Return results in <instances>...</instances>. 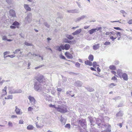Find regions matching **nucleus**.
I'll list each match as a JSON object with an SVG mask.
<instances>
[{"label": "nucleus", "mask_w": 132, "mask_h": 132, "mask_svg": "<svg viewBox=\"0 0 132 132\" xmlns=\"http://www.w3.org/2000/svg\"><path fill=\"white\" fill-rule=\"evenodd\" d=\"M67 107L65 105L59 106L56 109L57 111L62 113H65L67 111Z\"/></svg>", "instance_id": "obj_1"}, {"label": "nucleus", "mask_w": 132, "mask_h": 132, "mask_svg": "<svg viewBox=\"0 0 132 132\" xmlns=\"http://www.w3.org/2000/svg\"><path fill=\"white\" fill-rule=\"evenodd\" d=\"M34 88L35 90L38 92L40 91L42 89L41 85L38 81H36L35 82Z\"/></svg>", "instance_id": "obj_2"}, {"label": "nucleus", "mask_w": 132, "mask_h": 132, "mask_svg": "<svg viewBox=\"0 0 132 132\" xmlns=\"http://www.w3.org/2000/svg\"><path fill=\"white\" fill-rule=\"evenodd\" d=\"M102 124L100 123L98 124V126L100 127H102V128H104L105 127L106 129V130H105L106 132H110L111 130H110L111 126L110 125L107 123L106 124L104 125H102L103 126H102Z\"/></svg>", "instance_id": "obj_3"}, {"label": "nucleus", "mask_w": 132, "mask_h": 132, "mask_svg": "<svg viewBox=\"0 0 132 132\" xmlns=\"http://www.w3.org/2000/svg\"><path fill=\"white\" fill-rule=\"evenodd\" d=\"M32 20V15L31 13H28L27 16L25 18L24 22L26 23H30Z\"/></svg>", "instance_id": "obj_4"}, {"label": "nucleus", "mask_w": 132, "mask_h": 132, "mask_svg": "<svg viewBox=\"0 0 132 132\" xmlns=\"http://www.w3.org/2000/svg\"><path fill=\"white\" fill-rule=\"evenodd\" d=\"M28 98L31 104L33 105H34L36 103V101L34 97L29 96L28 97Z\"/></svg>", "instance_id": "obj_5"}, {"label": "nucleus", "mask_w": 132, "mask_h": 132, "mask_svg": "<svg viewBox=\"0 0 132 132\" xmlns=\"http://www.w3.org/2000/svg\"><path fill=\"white\" fill-rule=\"evenodd\" d=\"M85 122V120L84 119H81L79 120V123L81 125L82 127L84 128H85L86 127Z\"/></svg>", "instance_id": "obj_6"}, {"label": "nucleus", "mask_w": 132, "mask_h": 132, "mask_svg": "<svg viewBox=\"0 0 132 132\" xmlns=\"http://www.w3.org/2000/svg\"><path fill=\"white\" fill-rule=\"evenodd\" d=\"M61 46L62 48V50H69L70 47V45L67 44H65L64 45L61 44Z\"/></svg>", "instance_id": "obj_7"}, {"label": "nucleus", "mask_w": 132, "mask_h": 132, "mask_svg": "<svg viewBox=\"0 0 132 132\" xmlns=\"http://www.w3.org/2000/svg\"><path fill=\"white\" fill-rule=\"evenodd\" d=\"M36 127L37 128H42L44 126V123L43 121H40L39 123H38L37 122L35 123Z\"/></svg>", "instance_id": "obj_8"}, {"label": "nucleus", "mask_w": 132, "mask_h": 132, "mask_svg": "<svg viewBox=\"0 0 132 132\" xmlns=\"http://www.w3.org/2000/svg\"><path fill=\"white\" fill-rule=\"evenodd\" d=\"M36 79L37 80V81H38L40 82V83L41 82H43V79L44 78V77L43 76L40 75V76L38 77H35Z\"/></svg>", "instance_id": "obj_9"}, {"label": "nucleus", "mask_w": 132, "mask_h": 132, "mask_svg": "<svg viewBox=\"0 0 132 132\" xmlns=\"http://www.w3.org/2000/svg\"><path fill=\"white\" fill-rule=\"evenodd\" d=\"M21 110V109L18 108L17 106H15V111L17 114L21 115L22 114V112Z\"/></svg>", "instance_id": "obj_10"}, {"label": "nucleus", "mask_w": 132, "mask_h": 132, "mask_svg": "<svg viewBox=\"0 0 132 132\" xmlns=\"http://www.w3.org/2000/svg\"><path fill=\"white\" fill-rule=\"evenodd\" d=\"M83 84L82 82L80 81H76L75 83V85L78 87H81Z\"/></svg>", "instance_id": "obj_11"}, {"label": "nucleus", "mask_w": 132, "mask_h": 132, "mask_svg": "<svg viewBox=\"0 0 132 132\" xmlns=\"http://www.w3.org/2000/svg\"><path fill=\"white\" fill-rule=\"evenodd\" d=\"M86 15H83L77 18L76 19V21H79L81 20L84 19V18H86Z\"/></svg>", "instance_id": "obj_12"}, {"label": "nucleus", "mask_w": 132, "mask_h": 132, "mask_svg": "<svg viewBox=\"0 0 132 132\" xmlns=\"http://www.w3.org/2000/svg\"><path fill=\"white\" fill-rule=\"evenodd\" d=\"M24 7L25 9L27 11H30L31 10V8L28 5L24 4Z\"/></svg>", "instance_id": "obj_13"}, {"label": "nucleus", "mask_w": 132, "mask_h": 132, "mask_svg": "<svg viewBox=\"0 0 132 132\" xmlns=\"http://www.w3.org/2000/svg\"><path fill=\"white\" fill-rule=\"evenodd\" d=\"M10 14L13 17L15 16V13L14 11L13 10H11L10 11Z\"/></svg>", "instance_id": "obj_14"}, {"label": "nucleus", "mask_w": 132, "mask_h": 132, "mask_svg": "<svg viewBox=\"0 0 132 132\" xmlns=\"http://www.w3.org/2000/svg\"><path fill=\"white\" fill-rule=\"evenodd\" d=\"M122 77L123 79L126 81L128 80V77L126 73H124L122 75Z\"/></svg>", "instance_id": "obj_15"}, {"label": "nucleus", "mask_w": 132, "mask_h": 132, "mask_svg": "<svg viewBox=\"0 0 132 132\" xmlns=\"http://www.w3.org/2000/svg\"><path fill=\"white\" fill-rule=\"evenodd\" d=\"M44 95L45 97V98L46 100H48L51 98V96L46 94V93H44Z\"/></svg>", "instance_id": "obj_16"}, {"label": "nucleus", "mask_w": 132, "mask_h": 132, "mask_svg": "<svg viewBox=\"0 0 132 132\" xmlns=\"http://www.w3.org/2000/svg\"><path fill=\"white\" fill-rule=\"evenodd\" d=\"M81 31V29H78L74 32L72 33V34L73 35H77L79 34Z\"/></svg>", "instance_id": "obj_17"}, {"label": "nucleus", "mask_w": 132, "mask_h": 132, "mask_svg": "<svg viewBox=\"0 0 132 132\" xmlns=\"http://www.w3.org/2000/svg\"><path fill=\"white\" fill-rule=\"evenodd\" d=\"M100 44H97L93 45V49L94 50H96L98 49L100 47Z\"/></svg>", "instance_id": "obj_18"}, {"label": "nucleus", "mask_w": 132, "mask_h": 132, "mask_svg": "<svg viewBox=\"0 0 132 132\" xmlns=\"http://www.w3.org/2000/svg\"><path fill=\"white\" fill-rule=\"evenodd\" d=\"M60 121L61 123L63 125H64L66 121L65 119L61 116L60 120Z\"/></svg>", "instance_id": "obj_19"}, {"label": "nucleus", "mask_w": 132, "mask_h": 132, "mask_svg": "<svg viewBox=\"0 0 132 132\" xmlns=\"http://www.w3.org/2000/svg\"><path fill=\"white\" fill-rule=\"evenodd\" d=\"M6 89L7 87L6 86L4 87V88L3 90V92L2 94V96L6 94L7 93L6 91Z\"/></svg>", "instance_id": "obj_20"}, {"label": "nucleus", "mask_w": 132, "mask_h": 132, "mask_svg": "<svg viewBox=\"0 0 132 132\" xmlns=\"http://www.w3.org/2000/svg\"><path fill=\"white\" fill-rule=\"evenodd\" d=\"M66 56L69 59H72V55L69 53H68L67 52H66L65 53Z\"/></svg>", "instance_id": "obj_21"}, {"label": "nucleus", "mask_w": 132, "mask_h": 132, "mask_svg": "<svg viewBox=\"0 0 132 132\" xmlns=\"http://www.w3.org/2000/svg\"><path fill=\"white\" fill-rule=\"evenodd\" d=\"M34 128L32 125H29L27 127V128L28 130H31L33 129Z\"/></svg>", "instance_id": "obj_22"}, {"label": "nucleus", "mask_w": 132, "mask_h": 132, "mask_svg": "<svg viewBox=\"0 0 132 132\" xmlns=\"http://www.w3.org/2000/svg\"><path fill=\"white\" fill-rule=\"evenodd\" d=\"M96 29H93L89 31V33L90 34H92L93 33L96 32Z\"/></svg>", "instance_id": "obj_23"}, {"label": "nucleus", "mask_w": 132, "mask_h": 132, "mask_svg": "<svg viewBox=\"0 0 132 132\" xmlns=\"http://www.w3.org/2000/svg\"><path fill=\"white\" fill-rule=\"evenodd\" d=\"M85 64L88 65L90 66H92V63L88 60H87L86 61H85Z\"/></svg>", "instance_id": "obj_24"}, {"label": "nucleus", "mask_w": 132, "mask_h": 132, "mask_svg": "<svg viewBox=\"0 0 132 132\" xmlns=\"http://www.w3.org/2000/svg\"><path fill=\"white\" fill-rule=\"evenodd\" d=\"M67 12L69 13H78V11L77 10H68L67 11Z\"/></svg>", "instance_id": "obj_25"}, {"label": "nucleus", "mask_w": 132, "mask_h": 132, "mask_svg": "<svg viewBox=\"0 0 132 132\" xmlns=\"http://www.w3.org/2000/svg\"><path fill=\"white\" fill-rule=\"evenodd\" d=\"M123 114L121 111H119L116 114V116L117 117H120L122 116Z\"/></svg>", "instance_id": "obj_26"}, {"label": "nucleus", "mask_w": 132, "mask_h": 132, "mask_svg": "<svg viewBox=\"0 0 132 132\" xmlns=\"http://www.w3.org/2000/svg\"><path fill=\"white\" fill-rule=\"evenodd\" d=\"M14 92L15 93H20L22 92V91L21 89L14 90Z\"/></svg>", "instance_id": "obj_27"}, {"label": "nucleus", "mask_w": 132, "mask_h": 132, "mask_svg": "<svg viewBox=\"0 0 132 132\" xmlns=\"http://www.w3.org/2000/svg\"><path fill=\"white\" fill-rule=\"evenodd\" d=\"M117 73L118 75L120 77L121 75L122 74V71L121 70L119 69L117 71Z\"/></svg>", "instance_id": "obj_28"}, {"label": "nucleus", "mask_w": 132, "mask_h": 132, "mask_svg": "<svg viewBox=\"0 0 132 132\" xmlns=\"http://www.w3.org/2000/svg\"><path fill=\"white\" fill-rule=\"evenodd\" d=\"M56 48V50L59 51H61L62 50L61 49H62V48L61 46V45L60 46H57Z\"/></svg>", "instance_id": "obj_29"}, {"label": "nucleus", "mask_w": 132, "mask_h": 132, "mask_svg": "<svg viewBox=\"0 0 132 132\" xmlns=\"http://www.w3.org/2000/svg\"><path fill=\"white\" fill-rule=\"evenodd\" d=\"M66 36L67 38L70 40L73 39L74 38L71 35L68 34L66 35Z\"/></svg>", "instance_id": "obj_30"}, {"label": "nucleus", "mask_w": 132, "mask_h": 132, "mask_svg": "<svg viewBox=\"0 0 132 132\" xmlns=\"http://www.w3.org/2000/svg\"><path fill=\"white\" fill-rule=\"evenodd\" d=\"M89 121L91 123V125H93V123L94 122V119L92 117H90L89 118Z\"/></svg>", "instance_id": "obj_31"}, {"label": "nucleus", "mask_w": 132, "mask_h": 132, "mask_svg": "<svg viewBox=\"0 0 132 132\" xmlns=\"http://www.w3.org/2000/svg\"><path fill=\"white\" fill-rule=\"evenodd\" d=\"M109 69L111 70H115L116 69V67L113 65H110L109 67Z\"/></svg>", "instance_id": "obj_32"}, {"label": "nucleus", "mask_w": 132, "mask_h": 132, "mask_svg": "<svg viewBox=\"0 0 132 132\" xmlns=\"http://www.w3.org/2000/svg\"><path fill=\"white\" fill-rule=\"evenodd\" d=\"M88 58L89 60L92 61H93L94 59L93 56L92 55H90L88 57Z\"/></svg>", "instance_id": "obj_33"}, {"label": "nucleus", "mask_w": 132, "mask_h": 132, "mask_svg": "<svg viewBox=\"0 0 132 132\" xmlns=\"http://www.w3.org/2000/svg\"><path fill=\"white\" fill-rule=\"evenodd\" d=\"M57 95L59 96L60 94V92L62 91V89L61 88H57Z\"/></svg>", "instance_id": "obj_34"}, {"label": "nucleus", "mask_w": 132, "mask_h": 132, "mask_svg": "<svg viewBox=\"0 0 132 132\" xmlns=\"http://www.w3.org/2000/svg\"><path fill=\"white\" fill-rule=\"evenodd\" d=\"M21 51V49H16L15 51L13 52V53L14 54H16L19 51Z\"/></svg>", "instance_id": "obj_35"}, {"label": "nucleus", "mask_w": 132, "mask_h": 132, "mask_svg": "<svg viewBox=\"0 0 132 132\" xmlns=\"http://www.w3.org/2000/svg\"><path fill=\"white\" fill-rule=\"evenodd\" d=\"M87 89L90 92H93L94 90V89L92 88H87Z\"/></svg>", "instance_id": "obj_36"}, {"label": "nucleus", "mask_w": 132, "mask_h": 132, "mask_svg": "<svg viewBox=\"0 0 132 132\" xmlns=\"http://www.w3.org/2000/svg\"><path fill=\"white\" fill-rule=\"evenodd\" d=\"M19 24V23L16 21L14 22L12 24V25L14 26H18Z\"/></svg>", "instance_id": "obj_37"}, {"label": "nucleus", "mask_w": 132, "mask_h": 132, "mask_svg": "<svg viewBox=\"0 0 132 132\" xmlns=\"http://www.w3.org/2000/svg\"><path fill=\"white\" fill-rule=\"evenodd\" d=\"M24 44L25 45H26L27 46H32V44L28 43L26 42H24Z\"/></svg>", "instance_id": "obj_38"}, {"label": "nucleus", "mask_w": 132, "mask_h": 132, "mask_svg": "<svg viewBox=\"0 0 132 132\" xmlns=\"http://www.w3.org/2000/svg\"><path fill=\"white\" fill-rule=\"evenodd\" d=\"M44 24L45 26H46L47 28H49L50 27V26L46 22H44Z\"/></svg>", "instance_id": "obj_39"}, {"label": "nucleus", "mask_w": 132, "mask_h": 132, "mask_svg": "<svg viewBox=\"0 0 132 132\" xmlns=\"http://www.w3.org/2000/svg\"><path fill=\"white\" fill-rule=\"evenodd\" d=\"M65 127L66 128L69 129L70 128V125L69 123L65 125Z\"/></svg>", "instance_id": "obj_40"}, {"label": "nucleus", "mask_w": 132, "mask_h": 132, "mask_svg": "<svg viewBox=\"0 0 132 132\" xmlns=\"http://www.w3.org/2000/svg\"><path fill=\"white\" fill-rule=\"evenodd\" d=\"M8 125L10 127H12L13 126L12 122L11 121H9L8 123Z\"/></svg>", "instance_id": "obj_41"}, {"label": "nucleus", "mask_w": 132, "mask_h": 132, "mask_svg": "<svg viewBox=\"0 0 132 132\" xmlns=\"http://www.w3.org/2000/svg\"><path fill=\"white\" fill-rule=\"evenodd\" d=\"M111 44L110 42L106 41L104 43V44L105 45H110Z\"/></svg>", "instance_id": "obj_42"}, {"label": "nucleus", "mask_w": 132, "mask_h": 132, "mask_svg": "<svg viewBox=\"0 0 132 132\" xmlns=\"http://www.w3.org/2000/svg\"><path fill=\"white\" fill-rule=\"evenodd\" d=\"M80 64L78 62H77L75 64L76 67L77 68H79L80 67Z\"/></svg>", "instance_id": "obj_43"}, {"label": "nucleus", "mask_w": 132, "mask_h": 132, "mask_svg": "<svg viewBox=\"0 0 132 132\" xmlns=\"http://www.w3.org/2000/svg\"><path fill=\"white\" fill-rule=\"evenodd\" d=\"M7 97L8 99H12L13 98V96L12 95H9L7 96Z\"/></svg>", "instance_id": "obj_44"}, {"label": "nucleus", "mask_w": 132, "mask_h": 132, "mask_svg": "<svg viewBox=\"0 0 132 132\" xmlns=\"http://www.w3.org/2000/svg\"><path fill=\"white\" fill-rule=\"evenodd\" d=\"M50 89H48V86H47V87L46 88L45 91L47 93H48L50 91Z\"/></svg>", "instance_id": "obj_45"}, {"label": "nucleus", "mask_w": 132, "mask_h": 132, "mask_svg": "<svg viewBox=\"0 0 132 132\" xmlns=\"http://www.w3.org/2000/svg\"><path fill=\"white\" fill-rule=\"evenodd\" d=\"M60 58L61 59H64V60H65V57L64 56L62 55H60Z\"/></svg>", "instance_id": "obj_46"}, {"label": "nucleus", "mask_w": 132, "mask_h": 132, "mask_svg": "<svg viewBox=\"0 0 132 132\" xmlns=\"http://www.w3.org/2000/svg\"><path fill=\"white\" fill-rule=\"evenodd\" d=\"M97 65V63L96 62H94L93 63V66L94 68Z\"/></svg>", "instance_id": "obj_47"}, {"label": "nucleus", "mask_w": 132, "mask_h": 132, "mask_svg": "<svg viewBox=\"0 0 132 132\" xmlns=\"http://www.w3.org/2000/svg\"><path fill=\"white\" fill-rule=\"evenodd\" d=\"M33 109V108L31 107H29L28 108V111L31 112L32 111Z\"/></svg>", "instance_id": "obj_48"}, {"label": "nucleus", "mask_w": 132, "mask_h": 132, "mask_svg": "<svg viewBox=\"0 0 132 132\" xmlns=\"http://www.w3.org/2000/svg\"><path fill=\"white\" fill-rule=\"evenodd\" d=\"M7 37L6 36H4L3 37L2 39L3 40H7Z\"/></svg>", "instance_id": "obj_49"}, {"label": "nucleus", "mask_w": 132, "mask_h": 132, "mask_svg": "<svg viewBox=\"0 0 132 132\" xmlns=\"http://www.w3.org/2000/svg\"><path fill=\"white\" fill-rule=\"evenodd\" d=\"M9 53H10V52L9 51H8V52L6 51V52H5L3 53L4 56H5L7 54H9Z\"/></svg>", "instance_id": "obj_50"}, {"label": "nucleus", "mask_w": 132, "mask_h": 132, "mask_svg": "<svg viewBox=\"0 0 132 132\" xmlns=\"http://www.w3.org/2000/svg\"><path fill=\"white\" fill-rule=\"evenodd\" d=\"M115 85H114L113 83H112L110 84V88H112L113 86Z\"/></svg>", "instance_id": "obj_51"}, {"label": "nucleus", "mask_w": 132, "mask_h": 132, "mask_svg": "<svg viewBox=\"0 0 132 132\" xmlns=\"http://www.w3.org/2000/svg\"><path fill=\"white\" fill-rule=\"evenodd\" d=\"M111 80H117V79L115 76H114L112 78Z\"/></svg>", "instance_id": "obj_52"}, {"label": "nucleus", "mask_w": 132, "mask_h": 132, "mask_svg": "<svg viewBox=\"0 0 132 132\" xmlns=\"http://www.w3.org/2000/svg\"><path fill=\"white\" fill-rule=\"evenodd\" d=\"M23 121L22 120H20L19 121V123L20 124H23Z\"/></svg>", "instance_id": "obj_53"}, {"label": "nucleus", "mask_w": 132, "mask_h": 132, "mask_svg": "<svg viewBox=\"0 0 132 132\" xmlns=\"http://www.w3.org/2000/svg\"><path fill=\"white\" fill-rule=\"evenodd\" d=\"M111 72L113 74L115 75L116 76V77H118L117 75H116V72L114 71H111Z\"/></svg>", "instance_id": "obj_54"}, {"label": "nucleus", "mask_w": 132, "mask_h": 132, "mask_svg": "<svg viewBox=\"0 0 132 132\" xmlns=\"http://www.w3.org/2000/svg\"><path fill=\"white\" fill-rule=\"evenodd\" d=\"M15 55L14 54L12 55H9V57H10L11 58H13L15 57Z\"/></svg>", "instance_id": "obj_55"}, {"label": "nucleus", "mask_w": 132, "mask_h": 132, "mask_svg": "<svg viewBox=\"0 0 132 132\" xmlns=\"http://www.w3.org/2000/svg\"><path fill=\"white\" fill-rule=\"evenodd\" d=\"M116 38V37L114 38L113 36H111L110 37V38L112 39V41H114L115 39Z\"/></svg>", "instance_id": "obj_56"}, {"label": "nucleus", "mask_w": 132, "mask_h": 132, "mask_svg": "<svg viewBox=\"0 0 132 132\" xmlns=\"http://www.w3.org/2000/svg\"><path fill=\"white\" fill-rule=\"evenodd\" d=\"M9 93L10 94H14V90H11L9 92Z\"/></svg>", "instance_id": "obj_57"}, {"label": "nucleus", "mask_w": 132, "mask_h": 132, "mask_svg": "<svg viewBox=\"0 0 132 132\" xmlns=\"http://www.w3.org/2000/svg\"><path fill=\"white\" fill-rule=\"evenodd\" d=\"M50 107H52L54 108H55L56 109L57 108V107H56L55 105H52V104H51L50 105Z\"/></svg>", "instance_id": "obj_58"}, {"label": "nucleus", "mask_w": 132, "mask_h": 132, "mask_svg": "<svg viewBox=\"0 0 132 132\" xmlns=\"http://www.w3.org/2000/svg\"><path fill=\"white\" fill-rule=\"evenodd\" d=\"M114 28L117 30H121V29L119 27H114Z\"/></svg>", "instance_id": "obj_59"}, {"label": "nucleus", "mask_w": 132, "mask_h": 132, "mask_svg": "<svg viewBox=\"0 0 132 132\" xmlns=\"http://www.w3.org/2000/svg\"><path fill=\"white\" fill-rule=\"evenodd\" d=\"M11 118H17V116H16L13 115L11 117Z\"/></svg>", "instance_id": "obj_60"}, {"label": "nucleus", "mask_w": 132, "mask_h": 132, "mask_svg": "<svg viewBox=\"0 0 132 132\" xmlns=\"http://www.w3.org/2000/svg\"><path fill=\"white\" fill-rule=\"evenodd\" d=\"M96 30L97 31H99V30H101L102 29L101 27H99L96 28Z\"/></svg>", "instance_id": "obj_61"}, {"label": "nucleus", "mask_w": 132, "mask_h": 132, "mask_svg": "<svg viewBox=\"0 0 132 132\" xmlns=\"http://www.w3.org/2000/svg\"><path fill=\"white\" fill-rule=\"evenodd\" d=\"M129 24H132V19L129 20L128 22Z\"/></svg>", "instance_id": "obj_62"}, {"label": "nucleus", "mask_w": 132, "mask_h": 132, "mask_svg": "<svg viewBox=\"0 0 132 132\" xmlns=\"http://www.w3.org/2000/svg\"><path fill=\"white\" fill-rule=\"evenodd\" d=\"M120 12L122 14L126 13L123 10H121L120 11Z\"/></svg>", "instance_id": "obj_63"}, {"label": "nucleus", "mask_w": 132, "mask_h": 132, "mask_svg": "<svg viewBox=\"0 0 132 132\" xmlns=\"http://www.w3.org/2000/svg\"><path fill=\"white\" fill-rule=\"evenodd\" d=\"M10 28L12 29H14L16 28V27L14 26H10Z\"/></svg>", "instance_id": "obj_64"}]
</instances>
